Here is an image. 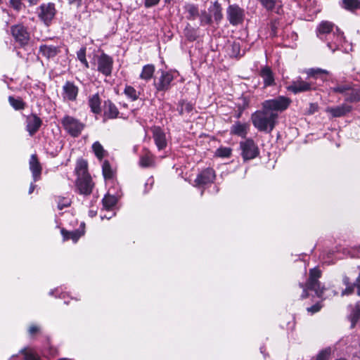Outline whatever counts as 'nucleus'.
<instances>
[{"mask_svg": "<svg viewBox=\"0 0 360 360\" xmlns=\"http://www.w3.org/2000/svg\"><path fill=\"white\" fill-rule=\"evenodd\" d=\"M103 175L105 179H111L113 176V172L108 161H104L102 165Z\"/></svg>", "mask_w": 360, "mask_h": 360, "instance_id": "obj_37", "label": "nucleus"}, {"mask_svg": "<svg viewBox=\"0 0 360 360\" xmlns=\"http://www.w3.org/2000/svg\"><path fill=\"white\" fill-rule=\"evenodd\" d=\"M359 250H360V245H359Z\"/></svg>", "mask_w": 360, "mask_h": 360, "instance_id": "obj_60", "label": "nucleus"}, {"mask_svg": "<svg viewBox=\"0 0 360 360\" xmlns=\"http://www.w3.org/2000/svg\"><path fill=\"white\" fill-rule=\"evenodd\" d=\"M12 6L16 9L20 10L22 6V2L21 1H10Z\"/></svg>", "mask_w": 360, "mask_h": 360, "instance_id": "obj_51", "label": "nucleus"}, {"mask_svg": "<svg viewBox=\"0 0 360 360\" xmlns=\"http://www.w3.org/2000/svg\"><path fill=\"white\" fill-rule=\"evenodd\" d=\"M193 109V105L185 101H180L177 106V110L180 115L191 112Z\"/></svg>", "mask_w": 360, "mask_h": 360, "instance_id": "obj_32", "label": "nucleus"}, {"mask_svg": "<svg viewBox=\"0 0 360 360\" xmlns=\"http://www.w3.org/2000/svg\"><path fill=\"white\" fill-rule=\"evenodd\" d=\"M321 276V271L316 269L314 268L310 269L309 271V278L304 286L302 283H300V286L303 288V292L301 295L302 299H304L308 297V294L307 292V290H314L317 297H321L324 291V288L321 287V284L318 281L319 278Z\"/></svg>", "mask_w": 360, "mask_h": 360, "instance_id": "obj_4", "label": "nucleus"}, {"mask_svg": "<svg viewBox=\"0 0 360 360\" xmlns=\"http://www.w3.org/2000/svg\"><path fill=\"white\" fill-rule=\"evenodd\" d=\"M60 52V48L49 44H41L39 46V53L46 58H54Z\"/></svg>", "mask_w": 360, "mask_h": 360, "instance_id": "obj_23", "label": "nucleus"}, {"mask_svg": "<svg viewBox=\"0 0 360 360\" xmlns=\"http://www.w3.org/2000/svg\"><path fill=\"white\" fill-rule=\"evenodd\" d=\"M334 24L328 21H323L320 23L316 30L317 37L323 40L330 39L333 37L335 40L328 41L327 45L328 48L332 51H335L338 49V44L342 42V33H341L338 28H336L337 33L331 32L333 30Z\"/></svg>", "mask_w": 360, "mask_h": 360, "instance_id": "obj_2", "label": "nucleus"}, {"mask_svg": "<svg viewBox=\"0 0 360 360\" xmlns=\"http://www.w3.org/2000/svg\"><path fill=\"white\" fill-rule=\"evenodd\" d=\"M77 187L81 194L90 195L92 192L94 184L90 175L78 176L77 180Z\"/></svg>", "mask_w": 360, "mask_h": 360, "instance_id": "obj_11", "label": "nucleus"}, {"mask_svg": "<svg viewBox=\"0 0 360 360\" xmlns=\"http://www.w3.org/2000/svg\"><path fill=\"white\" fill-rule=\"evenodd\" d=\"M336 360H347V359H345V358H340V359H336Z\"/></svg>", "mask_w": 360, "mask_h": 360, "instance_id": "obj_57", "label": "nucleus"}, {"mask_svg": "<svg viewBox=\"0 0 360 360\" xmlns=\"http://www.w3.org/2000/svg\"><path fill=\"white\" fill-rule=\"evenodd\" d=\"M107 214H103L101 215V219H110L115 215V212L112 210H110V211H106Z\"/></svg>", "mask_w": 360, "mask_h": 360, "instance_id": "obj_50", "label": "nucleus"}, {"mask_svg": "<svg viewBox=\"0 0 360 360\" xmlns=\"http://www.w3.org/2000/svg\"><path fill=\"white\" fill-rule=\"evenodd\" d=\"M290 102V99L285 96L264 101L262 104V109L251 116L253 126L259 131L271 132L277 122L278 112L286 110Z\"/></svg>", "mask_w": 360, "mask_h": 360, "instance_id": "obj_1", "label": "nucleus"}, {"mask_svg": "<svg viewBox=\"0 0 360 360\" xmlns=\"http://www.w3.org/2000/svg\"><path fill=\"white\" fill-rule=\"evenodd\" d=\"M57 203L58 210H61L65 207H69L71 204V200L68 198L58 197Z\"/></svg>", "mask_w": 360, "mask_h": 360, "instance_id": "obj_40", "label": "nucleus"}, {"mask_svg": "<svg viewBox=\"0 0 360 360\" xmlns=\"http://www.w3.org/2000/svg\"><path fill=\"white\" fill-rule=\"evenodd\" d=\"M360 316V307L358 305H356L353 309L352 311L349 316V320L352 323V328H353L356 323L358 321L359 318Z\"/></svg>", "mask_w": 360, "mask_h": 360, "instance_id": "obj_36", "label": "nucleus"}, {"mask_svg": "<svg viewBox=\"0 0 360 360\" xmlns=\"http://www.w3.org/2000/svg\"><path fill=\"white\" fill-rule=\"evenodd\" d=\"M112 58L105 53H102L98 58L97 70L103 75L109 76L112 72Z\"/></svg>", "mask_w": 360, "mask_h": 360, "instance_id": "obj_7", "label": "nucleus"}, {"mask_svg": "<svg viewBox=\"0 0 360 360\" xmlns=\"http://www.w3.org/2000/svg\"><path fill=\"white\" fill-rule=\"evenodd\" d=\"M86 48L85 46L82 47L77 53L78 60L85 66L89 68V63L86 58Z\"/></svg>", "mask_w": 360, "mask_h": 360, "instance_id": "obj_39", "label": "nucleus"}, {"mask_svg": "<svg viewBox=\"0 0 360 360\" xmlns=\"http://www.w3.org/2000/svg\"><path fill=\"white\" fill-rule=\"evenodd\" d=\"M61 234L63 236V240H68L71 239L73 240V242L76 243L78 240V239L81 237V236L83 234V233L79 231V230L68 231L65 229H63L61 230Z\"/></svg>", "mask_w": 360, "mask_h": 360, "instance_id": "obj_27", "label": "nucleus"}, {"mask_svg": "<svg viewBox=\"0 0 360 360\" xmlns=\"http://www.w3.org/2000/svg\"><path fill=\"white\" fill-rule=\"evenodd\" d=\"M56 12L54 4L49 2L40 6L39 16L48 25L54 18Z\"/></svg>", "mask_w": 360, "mask_h": 360, "instance_id": "obj_8", "label": "nucleus"}, {"mask_svg": "<svg viewBox=\"0 0 360 360\" xmlns=\"http://www.w3.org/2000/svg\"><path fill=\"white\" fill-rule=\"evenodd\" d=\"M184 34L186 37V38L190 41H194L198 37L197 31L189 27H186L184 30Z\"/></svg>", "mask_w": 360, "mask_h": 360, "instance_id": "obj_42", "label": "nucleus"}, {"mask_svg": "<svg viewBox=\"0 0 360 360\" xmlns=\"http://www.w3.org/2000/svg\"><path fill=\"white\" fill-rule=\"evenodd\" d=\"M259 75L263 79L264 86L265 87L275 84L274 73L269 67H262Z\"/></svg>", "mask_w": 360, "mask_h": 360, "instance_id": "obj_22", "label": "nucleus"}, {"mask_svg": "<svg viewBox=\"0 0 360 360\" xmlns=\"http://www.w3.org/2000/svg\"><path fill=\"white\" fill-rule=\"evenodd\" d=\"M40 331V328L36 325H32L30 326L28 329L29 334L30 335H34V334L39 333Z\"/></svg>", "mask_w": 360, "mask_h": 360, "instance_id": "obj_49", "label": "nucleus"}, {"mask_svg": "<svg viewBox=\"0 0 360 360\" xmlns=\"http://www.w3.org/2000/svg\"><path fill=\"white\" fill-rule=\"evenodd\" d=\"M340 7L351 12L360 10V1H340Z\"/></svg>", "mask_w": 360, "mask_h": 360, "instance_id": "obj_30", "label": "nucleus"}, {"mask_svg": "<svg viewBox=\"0 0 360 360\" xmlns=\"http://www.w3.org/2000/svg\"><path fill=\"white\" fill-rule=\"evenodd\" d=\"M150 131L153 134V139L155 144L159 150H164L167 146L166 134L164 131L158 126L151 127Z\"/></svg>", "mask_w": 360, "mask_h": 360, "instance_id": "obj_9", "label": "nucleus"}, {"mask_svg": "<svg viewBox=\"0 0 360 360\" xmlns=\"http://www.w3.org/2000/svg\"><path fill=\"white\" fill-rule=\"evenodd\" d=\"M88 103L91 112L94 114H99L101 112V102L98 94L89 96Z\"/></svg>", "mask_w": 360, "mask_h": 360, "instance_id": "obj_24", "label": "nucleus"}, {"mask_svg": "<svg viewBox=\"0 0 360 360\" xmlns=\"http://www.w3.org/2000/svg\"><path fill=\"white\" fill-rule=\"evenodd\" d=\"M117 199L115 196L108 193L106 194L102 200L103 210L105 211H110V210H112V208L117 204Z\"/></svg>", "mask_w": 360, "mask_h": 360, "instance_id": "obj_25", "label": "nucleus"}, {"mask_svg": "<svg viewBox=\"0 0 360 360\" xmlns=\"http://www.w3.org/2000/svg\"><path fill=\"white\" fill-rule=\"evenodd\" d=\"M75 170L77 177L89 175L87 172V162L84 160H81L77 162Z\"/></svg>", "mask_w": 360, "mask_h": 360, "instance_id": "obj_33", "label": "nucleus"}, {"mask_svg": "<svg viewBox=\"0 0 360 360\" xmlns=\"http://www.w3.org/2000/svg\"><path fill=\"white\" fill-rule=\"evenodd\" d=\"M8 101L11 105L15 110H22L25 107V103L20 98H15L13 96H9Z\"/></svg>", "mask_w": 360, "mask_h": 360, "instance_id": "obj_35", "label": "nucleus"}, {"mask_svg": "<svg viewBox=\"0 0 360 360\" xmlns=\"http://www.w3.org/2000/svg\"><path fill=\"white\" fill-rule=\"evenodd\" d=\"M322 306L319 303H316L314 305L308 307L307 311L311 314H314L316 312H318L321 309Z\"/></svg>", "mask_w": 360, "mask_h": 360, "instance_id": "obj_48", "label": "nucleus"}, {"mask_svg": "<svg viewBox=\"0 0 360 360\" xmlns=\"http://www.w3.org/2000/svg\"><path fill=\"white\" fill-rule=\"evenodd\" d=\"M352 110V107L351 105L342 103L335 107H328L326 108V112L330 114L332 117H340L350 112Z\"/></svg>", "mask_w": 360, "mask_h": 360, "instance_id": "obj_17", "label": "nucleus"}, {"mask_svg": "<svg viewBox=\"0 0 360 360\" xmlns=\"http://www.w3.org/2000/svg\"><path fill=\"white\" fill-rule=\"evenodd\" d=\"M333 353V349L330 347H326L320 350L318 354L312 357L311 360H330Z\"/></svg>", "mask_w": 360, "mask_h": 360, "instance_id": "obj_29", "label": "nucleus"}, {"mask_svg": "<svg viewBox=\"0 0 360 360\" xmlns=\"http://www.w3.org/2000/svg\"><path fill=\"white\" fill-rule=\"evenodd\" d=\"M209 11L211 16H213L215 20L218 21L221 19V9L217 1H214L212 7L209 8Z\"/></svg>", "mask_w": 360, "mask_h": 360, "instance_id": "obj_31", "label": "nucleus"}, {"mask_svg": "<svg viewBox=\"0 0 360 360\" xmlns=\"http://www.w3.org/2000/svg\"><path fill=\"white\" fill-rule=\"evenodd\" d=\"M96 212H94V211H92V210H91V211L89 212V215H90L91 217H94V216L96 215Z\"/></svg>", "mask_w": 360, "mask_h": 360, "instance_id": "obj_55", "label": "nucleus"}, {"mask_svg": "<svg viewBox=\"0 0 360 360\" xmlns=\"http://www.w3.org/2000/svg\"><path fill=\"white\" fill-rule=\"evenodd\" d=\"M280 6H278L277 8H276V11H275L276 13H280V8H279Z\"/></svg>", "mask_w": 360, "mask_h": 360, "instance_id": "obj_56", "label": "nucleus"}, {"mask_svg": "<svg viewBox=\"0 0 360 360\" xmlns=\"http://www.w3.org/2000/svg\"><path fill=\"white\" fill-rule=\"evenodd\" d=\"M240 117V113L238 114V115H237L238 118Z\"/></svg>", "mask_w": 360, "mask_h": 360, "instance_id": "obj_58", "label": "nucleus"}, {"mask_svg": "<svg viewBox=\"0 0 360 360\" xmlns=\"http://www.w3.org/2000/svg\"><path fill=\"white\" fill-rule=\"evenodd\" d=\"M288 90L294 94L310 91L312 89L309 82L303 81L301 78H298L295 81H292L291 84L287 87Z\"/></svg>", "mask_w": 360, "mask_h": 360, "instance_id": "obj_16", "label": "nucleus"}, {"mask_svg": "<svg viewBox=\"0 0 360 360\" xmlns=\"http://www.w3.org/2000/svg\"><path fill=\"white\" fill-rule=\"evenodd\" d=\"M158 3V1H145V6L151 7L153 6L156 5Z\"/></svg>", "mask_w": 360, "mask_h": 360, "instance_id": "obj_52", "label": "nucleus"}, {"mask_svg": "<svg viewBox=\"0 0 360 360\" xmlns=\"http://www.w3.org/2000/svg\"><path fill=\"white\" fill-rule=\"evenodd\" d=\"M154 72L155 66L153 65H146L142 68V71L140 74V78L148 82L153 77Z\"/></svg>", "mask_w": 360, "mask_h": 360, "instance_id": "obj_26", "label": "nucleus"}, {"mask_svg": "<svg viewBox=\"0 0 360 360\" xmlns=\"http://www.w3.org/2000/svg\"><path fill=\"white\" fill-rule=\"evenodd\" d=\"M78 87L72 82H66L63 86L62 96L64 101H74L77 99Z\"/></svg>", "mask_w": 360, "mask_h": 360, "instance_id": "obj_12", "label": "nucleus"}, {"mask_svg": "<svg viewBox=\"0 0 360 360\" xmlns=\"http://www.w3.org/2000/svg\"><path fill=\"white\" fill-rule=\"evenodd\" d=\"M228 18L231 24L238 25L240 23L243 18V11L238 6H230L227 11Z\"/></svg>", "mask_w": 360, "mask_h": 360, "instance_id": "obj_15", "label": "nucleus"}, {"mask_svg": "<svg viewBox=\"0 0 360 360\" xmlns=\"http://www.w3.org/2000/svg\"><path fill=\"white\" fill-rule=\"evenodd\" d=\"M231 154V149L229 148H219L216 151V155L221 158H228Z\"/></svg>", "mask_w": 360, "mask_h": 360, "instance_id": "obj_43", "label": "nucleus"}, {"mask_svg": "<svg viewBox=\"0 0 360 360\" xmlns=\"http://www.w3.org/2000/svg\"><path fill=\"white\" fill-rule=\"evenodd\" d=\"M140 165L143 167H148L154 165V156L149 151H147L140 158Z\"/></svg>", "mask_w": 360, "mask_h": 360, "instance_id": "obj_28", "label": "nucleus"}, {"mask_svg": "<svg viewBox=\"0 0 360 360\" xmlns=\"http://www.w3.org/2000/svg\"><path fill=\"white\" fill-rule=\"evenodd\" d=\"M250 124L247 122L242 123L240 122H236L230 129V133L233 135L245 138L249 131Z\"/></svg>", "mask_w": 360, "mask_h": 360, "instance_id": "obj_21", "label": "nucleus"}, {"mask_svg": "<svg viewBox=\"0 0 360 360\" xmlns=\"http://www.w3.org/2000/svg\"><path fill=\"white\" fill-rule=\"evenodd\" d=\"M49 294H50V295H53V291H51V292H49Z\"/></svg>", "mask_w": 360, "mask_h": 360, "instance_id": "obj_59", "label": "nucleus"}, {"mask_svg": "<svg viewBox=\"0 0 360 360\" xmlns=\"http://www.w3.org/2000/svg\"><path fill=\"white\" fill-rule=\"evenodd\" d=\"M214 172L212 169H207L200 172L196 177L195 183L198 186H203L211 183L214 179Z\"/></svg>", "mask_w": 360, "mask_h": 360, "instance_id": "obj_19", "label": "nucleus"}, {"mask_svg": "<svg viewBox=\"0 0 360 360\" xmlns=\"http://www.w3.org/2000/svg\"><path fill=\"white\" fill-rule=\"evenodd\" d=\"M174 79L172 74L169 72H162L161 76L155 82V86L159 91H166L170 87V84Z\"/></svg>", "mask_w": 360, "mask_h": 360, "instance_id": "obj_14", "label": "nucleus"}, {"mask_svg": "<svg viewBox=\"0 0 360 360\" xmlns=\"http://www.w3.org/2000/svg\"><path fill=\"white\" fill-rule=\"evenodd\" d=\"M201 21L205 24H210L212 21V16L210 14H207L206 12H204L201 15Z\"/></svg>", "mask_w": 360, "mask_h": 360, "instance_id": "obj_46", "label": "nucleus"}, {"mask_svg": "<svg viewBox=\"0 0 360 360\" xmlns=\"http://www.w3.org/2000/svg\"><path fill=\"white\" fill-rule=\"evenodd\" d=\"M35 187H36V186H35L33 183H32V184H30V188H29L28 193H29V194L32 193V192H33V191H34V190L35 189Z\"/></svg>", "mask_w": 360, "mask_h": 360, "instance_id": "obj_54", "label": "nucleus"}, {"mask_svg": "<svg viewBox=\"0 0 360 360\" xmlns=\"http://www.w3.org/2000/svg\"><path fill=\"white\" fill-rule=\"evenodd\" d=\"M330 92L343 95L347 102L360 101V88H354L349 83H336L335 86L330 87Z\"/></svg>", "mask_w": 360, "mask_h": 360, "instance_id": "obj_3", "label": "nucleus"}, {"mask_svg": "<svg viewBox=\"0 0 360 360\" xmlns=\"http://www.w3.org/2000/svg\"><path fill=\"white\" fill-rule=\"evenodd\" d=\"M124 94L130 98L132 101H136L139 98L140 93L138 92L133 86H126L124 90Z\"/></svg>", "mask_w": 360, "mask_h": 360, "instance_id": "obj_34", "label": "nucleus"}, {"mask_svg": "<svg viewBox=\"0 0 360 360\" xmlns=\"http://www.w3.org/2000/svg\"><path fill=\"white\" fill-rule=\"evenodd\" d=\"M41 120L35 114H31L26 117V130L29 135L32 136L41 126Z\"/></svg>", "mask_w": 360, "mask_h": 360, "instance_id": "obj_13", "label": "nucleus"}, {"mask_svg": "<svg viewBox=\"0 0 360 360\" xmlns=\"http://www.w3.org/2000/svg\"><path fill=\"white\" fill-rule=\"evenodd\" d=\"M307 74L308 75L309 77H316L318 75L322 74L328 75V72L326 70H323L321 68H311L307 71Z\"/></svg>", "mask_w": 360, "mask_h": 360, "instance_id": "obj_41", "label": "nucleus"}, {"mask_svg": "<svg viewBox=\"0 0 360 360\" xmlns=\"http://www.w3.org/2000/svg\"><path fill=\"white\" fill-rule=\"evenodd\" d=\"M264 7L267 10L273 11L276 8L278 1H261Z\"/></svg>", "mask_w": 360, "mask_h": 360, "instance_id": "obj_45", "label": "nucleus"}, {"mask_svg": "<svg viewBox=\"0 0 360 360\" xmlns=\"http://www.w3.org/2000/svg\"><path fill=\"white\" fill-rule=\"evenodd\" d=\"M342 282L345 285H352L349 282V278L347 276H345L343 277Z\"/></svg>", "mask_w": 360, "mask_h": 360, "instance_id": "obj_53", "label": "nucleus"}, {"mask_svg": "<svg viewBox=\"0 0 360 360\" xmlns=\"http://www.w3.org/2000/svg\"><path fill=\"white\" fill-rule=\"evenodd\" d=\"M29 165L34 181L39 180L42 168L35 154L31 155Z\"/></svg>", "mask_w": 360, "mask_h": 360, "instance_id": "obj_20", "label": "nucleus"}, {"mask_svg": "<svg viewBox=\"0 0 360 360\" xmlns=\"http://www.w3.org/2000/svg\"><path fill=\"white\" fill-rule=\"evenodd\" d=\"M119 110L116 105L110 101H105L103 104V122L107 119H115L119 115Z\"/></svg>", "mask_w": 360, "mask_h": 360, "instance_id": "obj_18", "label": "nucleus"}, {"mask_svg": "<svg viewBox=\"0 0 360 360\" xmlns=\"http://www.w3.org/2000/svg\"><path fill=\"white\" fill-rule=\"evenodd\" d=\"M240 148L241 149V155L244 160H252L259 154L258 146L251 139L241 141L240 143Z\"/></svg>", "mask_w": 360, "mask_h": 360, "instance_id": "obj_6", "label": "nucleus"}, {"mask_svg": "<svg viewBox=\"0 0 360 360\" xmlns=\"http://www.w3.org/2000/svg\"><path fill=\"white\" fill-rule=\"evenodd\" d=\"M188 12L190 15V18H195L198 15V10L193 5H189L188 7Z\"/></svg>", "mask_w": 360, "mask_h": 360, "instance_id": "obj_44", "label": "nucleus"}, {"mask_svg": "<svg viewBox=\"0 0 360 360\" xmlns=\"http://www.w3.org/2000/svg\"><path fill=\"white\" fill-rule=\"evenodd\" d=\"M61 124L64 129L73 137L78 136L84 129V124L77 119L70 116H65Z\"/></svg>", "mask_w": 360, "mask_h": 360, "instance_id": "obj_5", "label": "nucleus"}, {"mask_svg": "<svg viewBox=\"0 0 360 360\" xmlns=\"http://www.w3.org/2000/svg\"><path fill=\"white\" fill-rule=\"evenodd\" d=\"M92 149H93L96 156L99 160H101L104 157L105 150H104L103 146H101V144L98 141H96L93 144Z\"/></svg>", "mask_w": 360, "mask_h": 360, "instance_id": "obj_38", "label": "nucleus"}, {"mask_svg": "<svg viewBox=\"0 0 360 360\" xmlns=\"http://www.w3.org/2000/svg\"><path fill=\"white\" fill-rule=\"evenodd\" d=\"M11 32L15 41H18L21 46L27 44L30 39V35L24 26L21 25H15L12 27Z\"/></svg>", "mask_w": 360, "mask_h": 360, "instance_id": "obj_10", "label": "nucleus"}, {"mask_svg": "<svg viewBox=\"0 0 360 360\" xmlns=\"http://www.w3.org/2000/svg\"><path fill=\"white\" fill-rule=\"evenodd\" d=\"M232 53L231 56L237 57L240 54V46L238 44L234 43L231 46Z\"/></svg>", "mask_w": 360, "mask_h": 360, "instance_id": "obj_47", "label": "nucleus"}]
</instances>
